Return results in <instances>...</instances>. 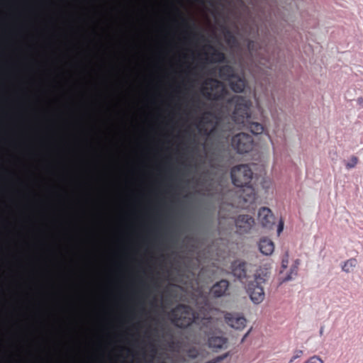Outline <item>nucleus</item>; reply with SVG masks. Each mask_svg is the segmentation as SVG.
I'll return each mask as SVG.
<instances>
[{"label": "nucleus", "mask_w": 363, "mask_h": 363, "mask_svg": "<svg viewBox=\"0 0 363 363\" xmlns=\"http://www.w3.org/2000/svg\"><path fill=\"white\" fill-rule=\"evenodd\" d=\"M200 92L206 99L220 106L218 115L204 112L196 125L199 133L211 142L214 150L225 147L236 125L255 135L264 132L263 125L250 115V101L242 96H230L223 82L207 77L201 83Z\"/></svg>", "instance_id": "obj_1"}, {"label": "nucleus", "mask_w": 363, "mask_h": 363, "mask_svg": "<svg viewBox=\"0 0 363 363\" xmlns=\"http://www.w3.org/2000/svg\"><path fill=\"white\" fill-rule=\"evenodd\" d=\"M37 50L40 53V57L45 59V62L38 60L35 61L36 72L39 75L38 84L39 92L37 95L36 108L35 111L36 120L35 138L38 146L36 156L43 162L44 168L50 169L53 167L48 161V159L51 155L50 147L53 140L50 133L53 130L54 120L50 116L48 110L40 106L42 100L45 99L48 91V89L45 86L48 82V79L45 77V74L48 71L49 60L44 47L38 45Z\"/></svg>", "instance_id": "obj_2"}, {"label": "nucleus", "mask_w": 363, "mask_h": 363, "mask_svg": "<svg viewBox=\"0 0 363 363\" xmlns=\"http://www.w3.org/2000/svg\"><path fill=\"white\" fill-rule=\"evenodd\" d=\"M38 248L40 251L38 255V273L40 279H44L46 283L38 280V283L39 287L38 289V294L39 296L38 303V321L42 328L45 330L48 326V311L46 307L51 298V294L48 291V286L51 285L52 274L48 267V262L50 261V256L45 253V250H50L53 256H55V250L51 247L48 243V238L50 237V233L48 231L47 226L42 225L38 228Z\"/></svg>", "instance_id": "obj_3"}, {"label": "nucleus", "mask_w": 363, "mask_h": 363, "mask_svg": "<svg viewBox=\"0 0 363 363\" xmlns=\"http://www.w3.org/2000/svg\"><path fill=\"white\" fill-rule=\"evenodd\" d=\"M199 314L186 305L179 304L170 312L172 323L177 327L185 328L191 325L199 326L201 333L208 337V345L216 351L221 349H226L228 347V339L225 337L217 335L213 331L212 319L207 317L203 313Z\"/></svg>", "instance_id": "obj_4"}, {"label": "nucleus", "mask_w": 363, "mask_h": 363, "mask_svg": "<svg viewBox=\"0 0 363 363\" xmlns=\"http://www.w3.org/2000/svg\"><path fill=\"white\" fill-rule=\"evenodd\" d=\"M52 6V0H36V5L35 6L37 40L38 41L43 42L45 47L52 50L54 48V45L51 33L53 31L55 21L53 17H50L48 22L45 23L44 19L49 17Z\"/></svg>", "instance_id": "obj_5"}, {"label": "nucleus", "mask_w": 363, "mask_h": 363, "mask_svg": "<svg viewBox=\"0 0 363 363\" xmlns=\"http://www.w3.org/2000/svg\"><path fill=\"white\" fill-rule=\"evenodd\" d=\"M253 172L248 164H240L232 168L230 177L233 185L240 189L238 196L244 201L248 202L255 199L254 189L250 182Z\"/></svg>", "instance_id": "obj_6"}, {"label": "nucleus", "mask_w": 363, "mask_h": 363, "mask_svg": "<svg viewBox=\"0 0 363 363\" xmlns=\"http://www.w3.org/2000/svg\"><path fill=\"white\" fill-rule=\"evenodd\" d=\"M218 70L219 77L228 82L232 91L235 93H241L244 91L246 82L243 76L236 73L234 67L229 65H224L218 68L216 67L209 70V74L213 75Z\"/></svg>", "instance_id": "obj_7"}, {"label": "nucleus", "mask_w": 363, "mask_h": 363, "mask_svg": "<svg viewBox=\"0 0 363 363\" xmlns=\"http://www.w3.org/2000/svg\"><path fill=\"white\" fill-rule=\"evenodd\" d=\"M247 48L253 60L257 61L264 68L272 69L273 62L266 48L257 40H247Z\"/></svg>", "instance_id": "obj_8"}, {"label": "nucleus", "mask_w": 363, "mask_h": 363, "mask_svg": "<svg viewBox=\"0 0 363 363\" xmlns=\"http://www.w3.org/2000/svg\"><path fill=\"white\" fill-rule=\"evenodd\" d=\"M254 141L252 136L245 133H240L231 139L232 147L239 154L249 152L253 147Z\"/></svg>", "instance_id": "obj_9"}, {"label": "nucleus", "mask_w": 363, "mask_h": 363, "mask_svg": "<svg viewBox=\"0 0 363 363\" xmlns=\"http://www.w3.org/2000/svg\"><path fill=\"white\" fill-rule=\"evenodd\" d=\"M250 264L247 262L236 259L231 263L230 269L232 274L240 281L247 279L250 277Z\"/></svg>", "instance_id": "obj_10"}, {"label": "nucleus", "mask_w": 363, "mask_h": 363, "mask_svg": "<svg viewBox=\"0 0 363 363\" xmlns=\"http://www.w3.org/2000/svg\"><path fill=\"white\" fill-rule=\"evenodd\" d=\"M236 232L240 235L249 233L255 225L254 218L246 214H241L235 218Z\"/></svg>", "instance_id": "obj_11"}, {"label": "nucleus", "mask_w": 363, "mask_h": 363, "mask_svg": "<svg viewBox=\"0 0 363 363\" xmlns=\"http://www.w3.org/2000/svg\"><path fill=\"white\" fill-rule=\"evenodd\" d=\"M247 292L253 303L259 304L264 301L265 294L263 287L257 284L256 282L248 283Z\"/></svg>", "instance_id": "obj_12"}, {"label": "nucleus", "mask_w": 363, "mask_h": 363, "mask_svg": "<svg viewBox=\"0 0 363 363\" xmlns=\"http://www.w3.org/2000/svg\"><path fill=\"white\" fill-rule=\"evenodd\" d=\"M224 318L228 325L235 330H242L245 327L246 319L239 313H226Z\"/></svg>", "instance_id": "obj_13"}, {"label": "nucleus", "mask_w": 363, "mask_h": 363, "mask_svg": "<svg viewBox=\"0 0 363 363\" xmlns=\"http://www.w3.org/2000/svg\"><path fill=\"white\" fill-rule=\"evenodd\" d=\"M207 48L209 50L211 51V55H209L208 52H205V63L206 64H213V63H223L225 62L226 57L225 55L216 49L214 46L211 44L207 45Z\"/></svg>", "instance_id": "obj_14"}, {"label": "nucleus", "mask_w": 363, "mask_h": 363, "mask_svg": "<svg viewBox=\"0 0 363 363\" xmlns=\"http://www.w3.org/2000/svg\"><path fill=\"white\" fill-rule=\"evenodd\" d=\"M258 220L262 227L271 229L274 225V217L267 207H262L258 211Z\"/></svg>", "instance_id": "obj_15"}, {"label": "nucleus", "mask_w": 363, "mask_h": 363, "mask_svg": "<svg viewBox=\"0 0 363 363\" xmlns=\"http://www.w3.org/2000/svg\"><path fill=\"white\" fill-rule=\"evenodd\" d=\"M230 283L226 279L216 281L211 289V294L214 298H220L228 294Z\"/></svg>", "instance_id": "obj_16"}, {"label": "nucleus", "mask_w": 363, "mask_h": 363, "mask_svg": "<svg viewBox=\"0 0 363 363\" xmlns=\"http://www.w3.org/2000/svg\"><path fill=\"white\" fill-rule=\"evenodd\" d=\"M50 206L51 205L50 202H48L39 196H37L36 208L44 222H47L49 219L48 211L50 208Z\"/></svg>", "instance_id": "obj_17"}, {"label": "nucleus", "mask_w": 363, "mask_h": 363, "mask_svg": "<svg viewBox=\"0 0 363 363\" xmlns=\"http://www.w3.org/2000/svg\"><path fill=\"white\" fill-rule=\"evenodd\" d=\"M259 249L262 254L270 255L274 250V242L269 238H263L259 242Z\"/></svg>", "instance_id": "obj_18"}, {"label": "nucleus", "mask_w": 363, "mask_h": 363, "mask_svg": "<svg viewBox=\"0 0 363 363\" xmlns=\"http://www.w3.org/2000/svg\"><path fill=\"white\" fill-rule=\"evenodd\" d=\"M255 279L250 282H256L261 286L264 284L269 277V272L267 269H259L254 275Z\"/></svg>", "instance_id": "obj_19"}, {"label": "nucleus", "mask_w": 363, "mask_h": 363, "mask_svg": "<svg viewBox=\"0 0 363 363\" xmlns=\"http://www.w3.org/2000/svg\"><path fill=\"white\" fill-rule=\"evenodd\" d=\"M225 39L226 43L232 46V47H237L238 46V41L236 38V37L233 35V33L228 29H225Z\"/></svg>", "instance_id": "obj_20"}, {"label": "nucleus", "mask_w": 363, "mask_h": 363, "mask_svg": "<svg viewBox=\"0 0 363 363\" xmlns=\"http://www.w3.org/2000/svg\"><path fill=\"white\" fill-rule=\"evenodd\" d=\"M357 261L354 258H351L345 261L342 265V270L346 273L351 272L357 266Z\"/></svg>", "instance_id": "obj_21"}, {"label": "nucleus", "mask_w": 363, "mask_h": 363, "mask_svg": "<svg viewBox=\"0 0 363 363\" xmlns=\"http://www.w3.org/2000/svg\"><path fill=\"white\" fill-rule=\"evenodd\" d=\"M298 274V269L296 266H291L289 272L282 278V282H286L293 280Z\"/></svg>", "instance_id": "obj_22"}, {"label": "nucleus", "mask_w": 363, "mask_h": 363, "mask_svg": "<svg viewBox=\"0 0 363 363\" xmlns=\"http://www.w3.org/2000/svg\"><path fill=\"white\" fill-rule=\"evenodd\" d=\"M39 347L41 352L45 353V358L40 357V362L39 363H45V360L49 358L48 355L46 353L45 350V340L44 337H42L40 340L39 341Z\"/></svg>", "instance_id": "obj_23"}, {"label": "nucleus", "mask_w": 363, "mask_h": 363, "mask_svg": "<svg viewBox=\"0 0 363 363\" xmlns=\"http://www.w3.org/2000/svg\"><path fill=\"white\" fill-rule=\"evenodd\" d=\"M187 74L194 77V79H189L188 80L191 87H193L194 84L198 81L197 77L199 74L195 70H194L189 65L187 66Z\"/></svg>", "instance_id": "obj_24"}, {"label": "nucleus", "mask_w": 363, "mask_h": 363, "mask_svg": "<svg viewBox=\"0 0 363 363\" xmlns=\"http://www.w3.org/2000/svg\"><path fill=\"white\" fill-rule=\"evenodd\" d=\"M151 330V332H152V334L156 337H160L161 335L162 336H164V330H165V328L164 326H161V327H154V328H150Z\"/></svg>", "instance_id": "obj_25"}, {"label": "nucleus", "mask_w": 363, "mask_h": 363, "mask_svg": "<svg viewBox=\"0 0 363 363\" xmlns=\"http://www.w3.org/2000/svg\"><path fill=\"white\" fill-rule=\"evenodd\" d=\"M359 162V159L356 156H352L350 161L345 162L347 169L354 168Z\"/></svg>", "instance_id": "obj_26"}, {"label": "nucleus", "mask_w": 363, "mask_h": 363, "mask_svg": "<svg viewBox=\"0 0 363 363\" xmlns=\"http://www.w3.org/2000/svg\"><path fill=\"white\" fill-rule=\"evenodd\" d=\"M199 355V352L196 349H190L187 352V356L191 359H196Z\"/></svg>", "instance_id": "obj_27"}, {"label": "nucleus", "mask_w": 363, "mask_h": 363, "mask_svg": "<svg viewBox=\"0 0 363 363\" xmlns=\"http://www.w3.org/2000/svg\"><path fill=\"white\" fill-rule=\"evenodd\" d=\"M305 363H323V360L318 356H313Z\"/></svg>", "instance_id": "obj_28"}, {"label": "nucleus", "mask_w": 363, "mask_h": 363, "mask_svg": "<svg viewBox=\"0 0 363 363\" xmlns=\"http://www.w3.org/2000/svg\"><path fill=\"white\" fill-rule=\"evenodd\" d=\"M302 354H303V351L302 350H296L294 352V354L293 357H291V359H290L289 363L293 362L295 359L299 358Z\"/></svg>", "instance_id": "obj_29"}, {"label": "nucleus", "mask_w": 363, "mask_h": 363, "mask_svg": "<svg viewBox=\"0 0 363 363\" xmlns=\"http://www.w3.org/2000/svg\"><path fill=\"white\" fill-rule=\"evenodd\" d=\"M288 264H289V255L286 253L285 255V257L282 259V261H281V267H282V269H286L287 266H288Z\"/></svg>", "instance_id": "obj_30"}, {"label": "nucleus", "mask_w": 363, "mask_h": 363, "mask_svg": "<svg viewBox=\"0 0 363 363\" xmlns=\"http://www.w3.org/2000/svg\"><path fill=\"white\" fill-rule=\"evenodd\" d=\"M228 356H229V352H226V353H225V354H223L222 355H219V356L216 357L214 359L216 360V362L218 363V362H220L224 360Z\"/></svg>", "instance_id": "obj_31"}, {"label": "nucleus", "mask_w": 363, "mask_h": 363, "mask_svg": "<svg viewBox=\"0 0 363 363\" xmlns=\"http://www.w3.org/2000/svg\"><path fill=\"white\" fill-rule=\"evenodd\" d=\"M187 35H188V38H186L188 42L190 43H191L192 41V39L194 38L196 36V33H194V32H189V33H187Z\"/></svg>", "instance_id": "obj_32"}, {"label": "nucleus", "mask_w": 363, "mask_h": 363, "mask_svg": "<svg viewBox=\"0 0 363 363\" xmlns=\"http://www.w3.org/2000/svg\"><path fill=\"white\" fill-rule=\"evenodd\" d=\"M47 189H48L49 195L52 197L55 194V189H54L53 186H48Z\"/></svg>", "instance_id": "obj_33"}, {"label": "nucleus", "mask_w": 363, "mask_h": 363, "mask_svg": "<svg viewBox=\"0 0 363 363\" xmlns=\"http://www.w3.org/2000/svg\"><path fill=\"white\" fill-rule=\"evenodd\" d=\"M283 228H284V223L281 220L279 223V225H278V228H277V233L278 234H279L282 230H283Z\"/></svg>", "instance_id": "obj_34"}, {"label": "nucleus", "mask_w": 363, "mask_h": 363, "mask_svg": "<svg viewBox=\"0 0 363 363\" xmlns=\"http://www.w3.org/2000/svg\"><path fill=\"white\" fill-rule=\"evenodd\" d=\"M182 22L184 23V24L185 25V26L188 28V29H191V25L189 23V21L186 18H182Z\"/></svg>", "instance_id": "obj_35"}, {"label": "nucleus", "mask_w": 363, "mask_h": 363, "mask_svg": "<svg viewBox=\"0 0 363 363\" xmlns=\"http://www.w3.org/2000/svg\"><path fill=\"white\" fill-rule=\"evenodd\" d=\"M140 283L145 288V289L148 291H150V286L145 282L143 280H140Z\"/></svg>", "instance_id": "obj_36"}, {"label": "nucleus", "mask_w": 363, "mask_h": 363, "mask_svg": "<svg viewBox=\"0 0 363 363\" xmlns=\"http://www.w3.org/2000/svg\"><path fill=\"white\" fill-rule=\"evenodd\" d=\"M299 264H300V260L297 259H296V260L294 262V263H293L292 266H296V269H298V266H299Z\"/></svg>", "instance_id": "obj_37"}, {"label": "nucleus", "mask_w": 363, "mask_h": 363, "mask_svg": "<svg viewBox=\"0 0 363 363\" xmlns=\"http://www.w3.org/2000/svg\"><path fill=\"white\" fill-rule=\"evenodd\" d=\"M251 331V329H250L245 335L244 336L242 337V340H241V342H243L245 340V338L249 335Z\"/></svg>", "instance_id": "obj_38"}, {"label": "nucleus", "mask_w": 363, "mask_h": 363, "mask_svg": "<svg viewBox=\"0 0 363 363\" xmlns=\"http://www.w3.org/2000/svg\"><path fill=\"white\" fill-rule=\"evenodd\" d=\"M200 102V100L199 99H197L196 101H194V106H195V108L196 109H198L199 107V103Z\"/></svg>", "instance_id": "obj_39"}, {"label": "nucleus", "mask_w": 363, "mask_h": 363, "mask_svg": "<svg viewBox=\"0 0 363 363\" xmlns=\"http://www.w3.org/2000/svg\"><path fill=\"white\" fill-rule=\"evenodd\" d=\"M357 103L360 105V106H363V99L362 97H359L357 99Z\"/></svg>", "instance_id": "obj_40"}, {"label": "nucleus", "mask_w": 363, "mask_h": 363, "mask_svg": "<svg viewBox=\"0 0 363 363\" xmlns=\"http://www.w3.org/2000/svg\"><path fill=\"white\" fill-rule=\"evenodd\" d=\"M192 143L194 144V145H197L198 144V140L196 138V136L194 135L193 138H192Z\"/></svg>", "instance_id": "obj_41"}, {"label": "nucleus", "mask_w": 363, "mask_h": 363, "mask_svg": "<svg viewBox=\"0 0 363 363\" xmlns=\"http://www.w3.org/2000/svg\"><path fill=\"white\" fill-rule=\"evenodd\" d=\"M323 331H324V327L321 326L320 328V331H319V334H320V336L323 335Z\"/></svg>", "instance_id": "obj_42"}, {"label": "nucleus", "mask_w": 363, "mask_h": 363, "mask_svg": "<svg viewBox=\"0 0 363 363\" xmlns=\"http://www.w3.org/2000/svg\"><path fill=\"white\" fill-rule=\"evenodd\" d=\"M141 309L143 311H145V304H144V302H142L141 303Z\"/></svg>", "instance_id": "obj_43"}, {"label": "nucleus", "mask_w": 363, "mask_h": 363, "mask_svg": "<svg viewBox=\"0 0 363 363\" xmlns=\"http://www.w3.org/2000/svg\"><path fill=\"white\" fill-rule=\"evenodd\" d=\"M176 10H177V13H178L179 15H181V12L179 11V10L178 9H176Z\"/></svg>", "instance_id": "obj_44"}, {"label": "nucleus", "mask_w": 363, "mask_h": 363, "mask_svg": "<svg viewBox=\"0 0 363 363\" xmlns=\"http://www.w3.org/2000/svg\"><path fill=\"white\" fill-rule=\"evenodd\" d=\"M152 347H153V348H152V350H153L154 353H155V352H156V350H155V348L154 347V346H152Z\"/></svg>", "instance_id": "obj_45"}, {"label": "nucleus", "mask_w": 363, "mask_h": 363, "mask_svg": "<svg viewBox=\"0 0 363 363\" xmlns=\"http://www.w3.org/2000/svg\"><path fill=\"white\" fill-rule=\"evenodd\" d=\"M203 146L204 148L206 147V142L203 143Z\"/></svg>", "instance_id": "obj_46"}, {"label": "nucleus", "mask_w": 363, "mask_h": 363, "mask_svg": "<svg viewBox=\"0 0 363 363\" xmlns=\"http://www.w3.org/2000/svg\"><path fill=\"white\" fill-rule=\"evenodd\" d=\"M174 21H175V23H176L177 25L179 24V23H178V21H177L174 20Z\"/></svg>", "instance_id": "obj_47"}]
</instances>
